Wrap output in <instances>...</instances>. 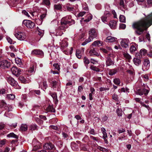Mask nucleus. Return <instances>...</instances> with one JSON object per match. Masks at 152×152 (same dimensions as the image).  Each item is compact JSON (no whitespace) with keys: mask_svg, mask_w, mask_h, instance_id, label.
Returning a JSON list of instances; mask_svg holds the SVG:
<instances>
[{"mask_svg":"<svg viewBox=\"0 0 152 152\" xmlns=\"http://www.w3.org/2000/svg\"><path fill=\"white\" fill-rule=\"evenodd\" d=\"M70 15H68L63 18L61 21V25L58 28L53 27L50 30V34L52 36H61L68 28L67 25H71L74 24V20L71 19Z\"/></svg>","mask_w":152,"mask_h":152,"instance_id":"1","label":"nucleus"},{"mask_svg":"<svg viewBox=\"0 0 152 152\" xmlns=\"http://www.w3.org/2000/svg\"><path fill=\"white\" fill-rule=\"evenodd\" d=\"M152 24V15L134 23L132 25V27L135 29V34L139 35L142 34L144 31L146 30Z\"/></svg>","mask_w":152,"mask_h":152,"instance_id":"2","label":"nucleus"},{"mask_svg":"<svg viewBox=\"0 0 152 152\" xmlns=\"http://www.w3.org/2000/svg\"><path fill=\"white\" fill-rule=\"evenodd\" d=\"M89 37L88 39H86L84 42L82 44V45H85L91 41L94 38L96 37L98 35V32L95 28L90 29L88 32Z\"/></svg>","mask_w":152,"mask_h":152,"instance_id":"3","label":"nucleus"},{"mask_svg":"<svg viewBox=\"0 0 152 152\" xmlns=\"http://www.w3.org/2000/svg\"><path fill=\"white\" fill-rule=\"evenodd\" d=\"M45 150H49V152H58L56 149L54 145L51 143H46L43 146Z\"/></svg>","mask_w":152,"mask_h":152,"instance_id":"4","label":"nucleus"},{"mask_svg":"<svg viewBox=\"0 0 152 152\" xmlns=\"http://www.w3.org/2000/svg\"><path fill=\"white\" fill-rule=\"evenodd\" d=\"M15 37L18 40L20 41L25 40L26 38L25 33L23 32L18 31L14 34Z\"/></svg>","mask_w":152,"mask_h":152,"instance_id":"5","label":"nucleus"},{"mask_svg":"<svg viewBox=\"0 0 152 152\" xmlns=\"http://www.w3.org/2000/svg\"><path fill=\"white\" fill-rule=\"evenodd\" d=\"M8 82L12 86L14 87L15 88H19L17 82L14 80V78L11 77H9L7 78Z\"/></svg>","mask_w":152,"mask_h":152,"instance_id":"6","label":"nucleus"},{"mask_svg":"<svg viewBox=\"0 0 152 152\" xmlns=\"http://www.w3.org/2000/svg\"><path fill=\"white\" fill-rule=\"evenodd\" d=\"M23 24L28 28H33L35 26V23L30 20H24L23 21Z\"/></svg>","mask_w":152,"mask_h":152,"instance_id":"7","label":"nucleus"},{"mask_svg":"<svg viewBox=\"0 0 152 152\" xmlns=\"http://www.w3.org/2000/svg\"><path fill=\"white\" fill-rule=\"evenodd\" d=\"M11 70L12 74L16 76H18L20 74L21 69L16 66L12 67Z\"/></svg>","mask_w":152,"mask_h":152,"instance_id":"8","label":"nucleus"},{"mask_svg":"<svg viewBox=\"0 0 152 152\" xmlns=\"http://www.w3.org/2000/svg\"><path fill=\"white\" fill-rule=\"evenodd\" d=\"M11 65L10 63L6 60H3L0 61V67L2 68L5 69L8 68Z\"/></svg>","mask_w":152,"mask_h":152,"instance_id":"9","label":"nucleus"},{"mask_svg":"<svg viewBox=\"0 0 152 152\" xmlns=\"http://www.w3.org/2000/svg\"><path fill=\"white\" fill-rule=\"evenodd\" d=\"M149 60L147 59L144 60L143 65L142 67V69L143 71H146L149 69L150 64Z\"/></svg>","mask_w":152,"mask_h":152,"instance_id":"10","label":"nucleus"},{"mask_svg":"<svg viewBox=\"0 0 152 152\" xmlns=\"http://www.w3.org/2000/svg\"><path fill=\"white\" fill-rule=\"evenodd\" d=\"M31 54L38 55L41 57H43L44 55L43 52L39 49H35L32 50L31 52Z\"/></svg>","mask_w":152,"mask_h":152,"instance_id":"11","label":"nucleus"},{"mask_svg":"<svg viewBox=\"0 0 152 152\" xmlns=\"http://www.w3.org/2000/svg\"><path fill=\"white\" fill-rule=\"evenodd\" d=\"M129 40L127 39L122 40L121 42V45L123 48H126L129 47Z\"/></svg>","mask_w":152,"mask_h":152,"instance_id":"12","label":"nucleus"},{"mask_svg":"<svg viewBox=\"0 0 152 152\" xmlns=\"http://www.w3.org/2000/svg\"><path fill=\"white\" fill-rule=\"evenodd\" d=\"M110 15V13L108 11H105L104 15L101 17V20L102 22L106 23L107 17Z\"/></svg>","mask_w":152,"mask_h":152,"instance_id":"13","label":"nucleus"},{"mask_svg":"<svg viewBox=\"0 0 152 152\" xmlns=\"http://www.w3.org/2000/svg\"><path fill=\"white\" fill-rule=\"evenodd\" d=\"M84 48H82L81 49L77 50L76 53V56L79 58H81L82 55L84 53Z\"/></svg>","mask_w":152,"mask_h":152,"instance_id":"14","label":"nucleus"},{"mask_svg":"<svg viewBox=\"0 0 152 152\" xmlns=\"http://www.w3.org/2000/svg\"><path fill=\"white\" fill-rule=\"evenodd\" d=\"M114 64V61L112 60L109 57H106V65L107 66H110L113 65Z\"/></svg>","mask_w":152,"mask_h":152,"instance_id":"15","label":"nucleus"},{"mask_svg":"<svg viewBox=\"0 0 152 152\" xmlns=\"http://www.w3.org/2000/svg\"><path fill=\"white\" fill-rule=\"evenodd\" d=\"M15 61L16 63L17 64L18 66L21 68L24 67V65L21 61V59L18 58H15Z\"/></svg>","mask_w":152,"mask_h":152,"instance_id":"16","label":"nucleus"},{"mask_svg":"<svg viewBox=\"0 0 152 152\" xmlns=\"http://www.w3.org/2000/svg\"><path fill=\"white\" fill-rule=\"evenodd\" d=\"M137 45L134 43H132L130 48V50L131 53H133L137 50Z\"/></svg>","mask_w":152,"mask_h":152,"instance_id":"17","label":"nucleus"},{"mask_svg":"<svg viewBox=\"0 0 152 152\" xmlns=\"http://www.w3.org/2000/svg\"><path fill=\"white\" fill-rule=\"evenodd\" d=\"M60 44L62 50H63L65 48L67 47L68 46V44L65 40H64L62 42H60Z\"/></svg>","mask_w":152,"mask_h":152,"instance_id":"18","label":"nucleus"},{"mask_svg":"<svg viewBox=\"0 0 152 152\" xmlns=\"http://www.w3.org/2000/svg\"><path fill=\"white\" fill-rule=\"evenodd\" d=\"M89 54L90 56H99V54L96 52L94 48L91 49L89 52Z\"/></svg>","mask_w":152,"mask_h":152,"instance_id":"19","label":"nucleus"},{"mask_svg":"<svg viewBox=\"0 0 152 152\" xmlns=\"http://www.w3.org/2000/svg\"><path fill=\"white\" fill-rule=\"evenodd\" d=\"M117 39L114 37L109 36L105 39V41L107 42H112L116 41Z\"/></svg>","mask_w":152,"mask_h":152,"instance_id":"20","label":"nucleus"},{"mask_svg":"<svg viewBox=\"0 0 152 152\" xmlns=\"http://www.w3.org/2000/svg\"><path fill=\"white\" fill-rule=\"evenodd\" d=\"M100 50L104 53H108L110 51L112 50V49L110 47H106L105 48H101Z\"/></svg>","mask_w":152,"mask_h":152,"instance_id":"21","label":"nucleus"},{"mask_svg":"<svg viewBox=\"0 0 152 152\" xmlns=\"http://www.w3.org/2000/svg\"><path fill=\"white\" fill-rule=\"evenodd\" d=\"M19 79L21 82L25 83H28L30 82V80L29 79V78L26 79L23 76H20L19 77Z\"/></svg>","mask_w":152,"mask_h":152,"instance_id":"22","label":"nucleus"},{"mask_svg":"<svg viewBox=\"0 0 152 152\" xmlns=\"http://www.w3.org/2000/svg\"><path fill=\"white\" fill-rule=\"evenodd\" d=\"M102 42L100 41L96 40L94 41L92 44V45L94 47H99L102 46Z\"/></svg>","mask_w":152,"mask_h":152,"instance_id":"23","label":"nucleus"},{"mask_svg":"<svg viewBox=\"0 0 152 152\" xmlns=\"http://www.w3.org/2000/svg\"><path fill=\"white\" fill-rule=\"evenodd\" d=\"M40 93V92L39 90H31L30 91L29 94L31 96L33 95H34L35 94H36L38 95H39Z\"/></svg>","mask_w":152,"mask_h":152,"instance_id":"24","label":"nucleus"},{"mask_svg":"<svg viewBox=\"0 0 152 152\" xmlns=\"http://www.w3.org/2000/svg\"><path fill=\"white\" fill-rule=\"evenodd\" d=\"M92 17L93 16L91 14L88 13L86 17V18L84 20V21L86 22H89L92 19Z\"/></svg>","mask_w":152,"mask_h":152,"instance_id":"25","label":"nucleus"},{"mask_svg":"<svg viewBox=\"0 0 152 152\" xmlns=\"http://www.w3.org/2000/svg\"><path fill=\"white\" fill-rule=\"evenodd\" d=\"M51 96L53 98L55 104H57L58 102V100L57 99L56 94L55 93H51Z\"/></svg>","mask_w":152,"mask_h":152,"instance_id":"26","label":"nucleus"},{"mask_svg":"<svg viewBox=\"0 0 152 152\" xmlns=\"http://www.w3.org/2000/svg\"><path fill=\"white\" fill-rule=\"evenodd\" d=\"M42 4L45 5L47 7H50V3L49 0H43Z\"/></svg>","mask_w":152,"mask_h":152,"instance_id":"27","label":"nucleus"},{"mask_svg":"<svg viewBox=\"0 0 152 152\" xmlns=\"http://www.w3.org/2000/svg\"><path fill=\"white\" fill-rule=\"evenodd\" d=\"M71 147L73 150L76 151L78 149V145L75 142H72L71 144Z\"/></svg>","mask_w":152,"mask_h":152,"instance_id":"28","label":"nucleus"},{"mask_svg":"<svg viewBox=\"0 0 152 152\" xmlns=\"http://www.w3.org/2000/svg\"><path fill=\"white\" fill-rule=\"evenodd\" d=\"M46 110L47 112H55V110L54 109L52 106L49 105L46 108Z\"/></svg>","mask_w":152,"mask_h":152,"instance_id":"29","label":"nucleus"},{"mask_svg":"<svg viewBox=\"0 0 152 152\" xmlns=\"http://www.w3.org/2000/svg\"><path fill=\"white\" fill-rule=\"evenodd\" d=\"M133 61L134 64L137 66L139 65L141 63V60L137 58H134Z\"/></svg>","mask_w":152,"mask_h":152,"instance_id":"30","label":"nucleus"},{"mask_svg":"<svg viewBox=\"0 0 152 152\" xmlns=\"http://www.w3.org/2000/svg\"><path fill=\"white\" fill-rule=\"evenodd\" d=\"M27 129V126L26 124H22L20 127V129L21 131H26Z\"/></svg>","mask_w":152,"mask_h":152,"instance_id":"31","label":"nucleus"},{"mask_svg":"<svg viewBox=\"0 0 152 152\" xmlns=\"http://www.w3.org/2000/svg\"><path fill=\"white\" fill-rule=\"evenodd\" d=\"M140 53L141 56H144L147 54V50L144 49H142L140 50Z\"/></svg>","mask_w":152,"mask_h":152,"instance_id":"32","label":"nucleus"},{"mask_svg":"<svg viewBox=\"0 0 152 152\" xmlns=\"http://www.w3.org/2000/svg\"><path fill=\"white\" fill-rule=\"evenodd\" d=\"M7 104L4 101L2 100L0 103V107L1 108H3L5 109L6 107Z\"/></svg>","mask_w":152,"mask_h":152,"instance_id":"33","label":"nucleus"},{"mask_svg":"<svg viewBox=\"0 0 152 152\" xmlns=\"http://www.w3.org/2000/svg\"><path fill=\"white\" fill-rule=\"evenodd\" d=\"M117 72V70L116 69H111L109 72V75H113L116 74Z\"/></svg>","mask_w":152,"mask_h":152,"instance_id":"34","label":"nucleus"},{"mask_svg":"<svg viewBox=\"0 0 152 152\" xmlns=\"http://www.w3.org/2000/svg\"><path fill=\"white\" fill-rule=\"evenodd\" d=\"M7 137H13L15 138H18L17 136L13 133H11L7 134Z\"/></svg>","mask_w":152,"mask_h":152,"instance_id":"35","label":"nucleus"},{"mask_svg":"<svg viewBox=\"0 0 152 152\" xmlns=\"http://www.w3.org/2000/svg\"><path fill=\"white\" fill-rule=\"evenodd\" d=\"M54 8L56 10H61L62 8V6L61 4H58L54 5Z\"/></svg>","mask_w":152,"mask_h":152,"instance_id":"36","label":"nucleus"},{"mask_svg":"<svg viewBox=\"0 0 152 152\" xmlns=\"http://www.w3.org/2000/svg\"><path fill=\"white\" fill-rule=\"evenodd\" d=\"M90 68L92 70L95 71L96 72H99L100 71V69L98 68L94 65H91Z\"/></svg>","mask_w":152,"mask_h":152,"instance_id":"37","label":"nucleus"},{"mask_svg":"<svg viewBox=\"0 0 152 152\" xmlns=\"http://www.w3.org/2000/svg\"><path fill=\"white\" fill-rule=\"evenodd\" d=\"M119 20L121 22L125 23L126 18L123 15H120L119 17Z\"/></svg>","mask_w":152,"mask_h":152,"instance_id":"38","label":"nucleus"},{"mask_svg":"<svg viewBox=\"0 0 152 152\" xmlns=\"http://www.w3.org/2000/svg\"><path fill=\"white\" fill-rule=\"evenodd\" d=\"M113 82L116 85H119L121 83L120 80L118 78H116L113 80Z\"/></svg>","mask_w":152,"mask_h":152,"instance_id":"39","label":"nucleus"},{"mask_svg":"<svg viewBox=\"0 0 152 152\" xmlns=\"http://www.w3.org/2000/svg\"><path fill=\"white\" fill-rule=\"evenodd\" d=\"M37 127L36 124H32L30 125V129L31 130H34L37 129Z\"/></svg>","mask_w":152,"mask_h":152,"instance_id":"40","label":"nucleus"},{"mask_svg":"<svg viewBox=\"0 0 152 152\" xmlns=\"http://www.w3.org/2000/svg\"><path fill=\"white\" fill-rule=\"evenodd\" d=\"M15 96L14 94H7V98L10 99H13L15 98Z\"/></svg>","mask_w":152,"mask_h":152,"instance_id":"41","label":"nucleus"},{"mask_svg":"<svg viewBox=\"0 0 152 152\" xmlns=\"http://www.w3.org/2000/svg\"><path fill=\"white\" fill-rule=\"evenodd\" d=\"M116 112L118 116H122L123 112L121 109L119 108L118 109L116 110Z\"/></svg>","mask_w":152,"mask_h":152,"instance_id":"42","label":"nucleus"},{"mask_svg":"<svg viewBox=\"0 0 152 152\" xmlns=\"http://www.w3.org/2000/svg\"><path fill=\"white\" fill-rule=\"evenodd\" d=\"M123 55L125 58L128 59H130L131 58V56L127 53H123Z\"/></svg>","mask_w":152,"mask_h":152,"instance_id":"43","label":"nucleus"},{"mask_svg":"<svg viewBox=\"0 0 152 152\" xmlns=\"http://www.w3.org/2000/svg\"><path fill=\"white\" fill-rule=\"evenodd\" d=\"M116 25V23L115 22H111L110 23V27L112 28H115Z\"/></svg>","mask_w":152,"mask_h":152,"instance_id":"44","label":"nucleus"},{"mask_svg":"<svg viewBox=\"0 0 152 152\" xmlns=\"http://www.w3.org/2000/svg\"><path fill=\"white\" fill-rule=\"evenodd\" d=\"M53 66L54 67V69L59 71L60 70V68L59 65L58 63H55L53 64Z\"/></svg>","mask_w":152,"mask_h":152,"instance_id":"45","label":"nucleus"},{"mask_svg":"<svg viewBox=\"0 0 152 152\" xmlns=\"http://www.w3.org/2000/svg\"><path fill=\"white\" fill-rule=\"evenodd\" d=\"M83 61L85 64L87 65L89 63V60L86 57H84Z\"/></svg>","mask_w":152,"mask_h":152,"instance_id":"46","label":"nucleus"},{"mask_svg":"<svg viewBox=\"0 0 152 152\" xmlns=\"http://www.w3.org/2000/svg\"><path fill=\"white\" fill-rule=\"evenodd\" d=\"M37 31H38V34L40 36H42L44 33V31L40 29L39 28L37 27Z\"/></svg>","mask_w":152,"mask_h":152,"instance_id":"47","label":"nucleus"},{"mask_svg":"<svg viewBox=\"0 0 152 152\" xmlns=\"http://www.w3.org/2000/svg\"><path fill=\"white\" fill-rule=\"evenodd\" d=\"M73 50V48H72V47L71 48V51L70 52L66 50H62L63 51L64 53L65 54H66V55H69V54H72Z\"/></svg>","mask_w":152,"mask_h":152,"instance_id":"48","label":"nucleus"},{"mask_svg":"<svg viewBox=\"0 0 152 152\" xmlns=\"http://www.w3.org/2000/svg\"><path fill=\"white\" fill-rule=\"evenodd\" d=\"M12 107L11 105H7L6 107L5 108V110H7L8 111H11L12 110Z\"/></svg>","mask_w":152,"mask_h":152,"instance_id":"49","label":"nucleus"},{"mask_svg":"<svg viewBox=\"0 0 152 152\" xmlns=\"http://www.w3.org/2000/svg\"><path fill=\"white\" fill-rule=\"evenodd\" d=\"M126 27V25L124 24L120 23L119 25V28L120 29H124Z\"/></svg>","mask_w":152,"mask_h":152,"instance_id":"50","label":"nucleus"},{"mask_svg":"<svg viewBox=\"0 0 152 152\" xmlns=\"http://www.w3.org/2000/svg\"><path fill=\"white\" fill-rule=\"evenodd\" d=\"M7 39L8 42L10 44H12L14 43V42L9 37H7Z\"/></svg>","mask_w":152,"mask_h":152,"instance_id":"51","label":"nucleus"},{"mask_svg":"<svg viewBox=\"0 0 152 152\" xmlns=\"http://www.w3.org/2000/svg\"><path fill=\"white\" fill-rule=\"evenodd\" d=\"M86 13V12L83 11L79 13L78 15V17H82Z\"/></svg>","mask_w":152,"mask_h":152,"instance_id":"52","label":"nucleus"},{"mask_svg":"<svg viewBox=\"0 0 152 152\" xmlns=\"http://www.w3.org/2000/svg\"><path fill=\"white\" fill-rule=\"evenodd\" d=\"M57 82L56 81H53L52 82V86L53 88H55L56 86Z\"/></svg>","mask_w":152,"mask_h":152,"instance_id":"53","label":"nucleus"},{"mask_svg":"<svg viewBox=\"0 0 152 152\" xmlns=\"http://www.w3.org/2000/svg\"><path fill=\"white\" fill-rule=\"evenodd\" d=\"M112 99L115 101H118V96L116 94H113L112 96Z\"/></svg>","mask_w":152,"mask_h":152,"instance_id":"54","label":"nucleus"},{"mask_svg":"<svg viewBox=\"0 0 152 152\" xmlns=\"http://www.w3.org/2000/svg\"><path fill=\"white\" fill-rule=\"evenodd\" d=\"M6 140L4 139L0 141V147H1L3 145L5 144Z\"/></svg>","mask_w":152,"mask_h":152,"instance_id":"55","label":"nucleus"},{"mask_svg":"<svg viewBox=\"0 0 152 152\" xmlns=\"http://www.w3.org/2000/svg\"><path fill=\"white\" fill-rule=\"evenodd\" d=\"M142 92L141 91V89H138L136 92V94L139 95L141 96L142 95Z\"/></svg>","mask_w":152,"mask_h":152,"instance_id":"56","label":"nucleus"},{"mask_svg":"<svg viewBox=\"0 0 152 152\" xmlns=\"http://www.w3.org/2000/svg\"><path fill=\"white\" fill-rule=\"evenodd\" d=\"M141 104L142 106L144 107L147 108L148 110H149V107L148 105H147L142 102L141 103Z\"/></svg>","mask_w":152,"mask_h":152,"instance_id":"57","label":"nucleus"},{"mask_svg":"<svg viewBox=\"0 0 152 152\" xmlns=\"http://www.w3.org/2000/svg\"><path fill=\"white\" fill-rule=\"evenodd\" d=\"M109 88H107L101 87L99 88V91H104L108 90Z\"/></svg>","mask_w":152,"mask_h":152,"instance_id":"58","label":"nucleus"},{"mask_svg":"<svg viewBox=\"0 0 152 152\" xmlns=\"http://www.w3.org/2000/svg\"><path fill=\"white\" fill-rule=\"evenodd\" d=\"M22 13L23 14L26 16L28 17H30V15L28 14V12L25 10H23L22 11Z\"/></svg>","mask_w":152,"mask_h":152,"instance_id":"59","label":"nucleus"},{"mask_svg":"<svg viewBox=\"0 0 152 152\" xmlns=\"http://www.w3.org/2000/svg\"><path fill=\"white\" fill-rule=\"evenodd\" d=\"M118 133L119 134L124 132L125 131V129H118Z\"/></svg>","mask_w":152,"mask_h":152,"instance_id":"60","label":"nucleus"},{"mask_svg":"<svg viewBox=\"0 0 152 152\" xmlns=\"http://www.w3.org/2000/svg\"><path fill=\"white\" fill-rule=\"evenodd\" d=\"M90 62L93 64H95L97 62V61L94 59L91 58L90 60Z\"/></svg>","mask_w":152,"mask_h":152,"instance_id":"61","label":"nucleus"},{"mask_svg":"<svg viewBox=\"0 0 152 152\" xmlns=\"http://www.w3.org/2000/svg\"><path fill=\"white\" fill-rule=\"evenodd\" d=\"M120 5L123 7H124V0H120Z\"/></svg>","mask_w":152,"mask_h":152,"instance_id":"62","label":"nucleus"},{"mask_svg":"<svg viewBox=\"0 0 152 152\" xmlns=\"http://www.w3.org/2000/svg\"><path fill=\"white\" fill-rule=\"evenodd\" d=\"M43 86L45 89H46L48 87V85L46 81H44L43 82Z\"/></svg>","mask_w":152,"mask_h":152,"instance_id":"63","label":"nucleus"},{"mask_svg":"<svg viewBox=\"0 0 152 152\" xmlns=\"http://www.w3.org/2000/svg\"><path fill=\"white\" fill-rule=\"evenodd\" d=\"M83 8L84 10L88 11V6L85 4H84L83 6Z\"/></svg>","mask_w":152,"mask_h":152,"instance_id":"64","label":"nucleus"}]
</instances>
